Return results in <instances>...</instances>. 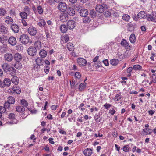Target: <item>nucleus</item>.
<instances>
[{
    "label": "nucleus",
    "mask_w": 156,
    "mask_h": 156,
    "mask_svg": "<svg viewBox=\"0 0 156 156\" xmlns=\"http://www.w3.org/2000/svg\"><path fill=\"white\" fill-rule=\"evenodd\" d=\"M2 67L5 73L10 72L12 76H14L17 73L16 71L14 68L13 67H10L9 65L7 63H4L2 65Z\"/></svg>",
    "instance_id": "nucleus-1"
},
{
    "label": "nucleus",
    "mask_w": 156,
    "mask_h": 156,
    "mask_svg": "<svg viewBox=\"0 0 156 156\" xmlns=\"http://www.w3.org/2000/svg\"><path fill=\"white\" fill-rule=\"evenodd\" d=\"M20 41L21 42L24 44H27L29 41V38L27 34H23L21 35L20 37Z\"/></svg>",
    "instance_id": "nucleus-2"
},
{
    "label": "nucleus",
    "mask_w": 156,
    "mask_h": 156,
    "mask_svg": "<svg viewBox=\"0 0 156 156\" xmlns=\"http://www.w3.org/2000/svg\"><path fill=\"white\" fill-rule=\"evenodd\" d=\"M27 53L29 55L32 56H34L36 54L37 49L34 47H30L28 48Z\"/></svg>",
    "instance_id": "nucleus-3"
},
{
    "label": "nucleus",
    "mask_w": 156,
    "mask_h": 156,
    "mask_svg": "<svg viewBox=\"0 0 156 156\" xmlns=\"http://www.w3.org/2000/svg\"><path fill=\"white\" fill-rule=\"evenodd\" d=\"M57 8L61 12H64L67 9V5L64 2H60Z\"/></svg>",
    "instance_id": "nucleus-4"
},
{
    "label": "nucleus",
    "mask_w": 156,
    "mask_h": 156,
    "mask_svg": "<svg viewBox=\"0 0 156 156\" xmlns=\"http://www.w3.org/2000/svg\"><path fill=\"white\" fill-rule=\"evenodd\" d=\"M77 62L80 66H85L87 63L86 60L82 58H79L77 60Z\"/></svg>",
    "instance_id": "nucleus-5"
},
{
    "label": "nucleus",
    "mask_w": 156,
    "mask_h": 156,
    "mask_svg": "<svg viewBox=\"0 0 156 156\" xmlns=\"http://www.w3.org/2000/svg\"><path fill=\"white\" fill-rule=\"evenodd\" d=\"M28 31L30 34L32 36L35 35L37 32L36 28L33 27H30L28 30Z\"/></svg>",
    "instance_id": "nucleus-6"
},
{
    "label": "nucleus",
    "mask_w": 156,
    "mask_h": 156,
    "mask_svg": "<svg viewBox=\"0 0 156 156\" xmlns=\"http://www.w3.org/2000/svg\"><path fill=\"white\" fill-rule=\"evenodd\" d=\"M4 57L5 60L9 62H11L13 58L12 54L9 53L5 54Z\"/></svg>",
    "instance_id": "nucleus-7"
},
{
    "label": "nucleus",
    "mask_w": 156,
    "mask_h": 156,
    "mask_svg": "<svg viewBox=\"0 0 156 156\" xmlns=\"http://www.w3.org/2000/svg\"><path fill=\"white\" fill-rule=\"evenodd\" d=\"M75 26V23L73 20H69L67 23V28L70 30L73 29Z\"/></svg>",
    "instance_id": "nucleus-8"
},
{
    "label": "nucleus",
    "mask_w": 156,
    "mask_h": 156,
    "mask_svg": "<svg viewBox=\"0 0 156 156\" xmlns=\"http://www.w3.org/2000/svg\"><path fill=\"white\" fill-rule=\"evenodd\" d=\"M10 28L14 33H18L20 30V27L16 24H12Z\"/></svg>",
    "instance_id": "nucleus-9"
},
{
    "label": "nucleus",
    "mask_w": 156,
    "mask_h": 156,
    "mask_svg": "<svg viewBox=\"0 0 156 156\" xmlns=\"http://www.w3.org/2000/svg\"><path fill=\"white\" fill-rule=\"evenodd\" d=\"M8 32L7 27L2 24L0 25V34H6Z\"/></svg>",
    "instance_id": "nucleus-10"
},
{
    "label": "nucleus",
    "mask_w": 156,
    "mask_h": 156,
    "mask_svg": "<svg viewBox=\"0 0 156 156\" xmlns=\"http://www.w3.org/2000/svg\"><path fill=\"white\" fill-rule=\"evenodd\" d=\"M14 58L16 62H20L22 59V55L19 53H16L14 55Z\"/></svg>",
    "instance_id": "nucleus-11"
},
{
    "label": "nucleus",
    "mask_w": 156,
    "mask_h": 156,
    "mask_svg": "<svg viewBox=\"0 0 156 156\" xmlns=\"http://www.w3.org/2000/svg\"><path fill=\"white\" fill-rule=\"evenodd\" d=\"M9 43L12 45H15L17 43V41L16 38L13 36L10 37L8 39Z\"/></svg>",
    "instance_id": "nucleus-12"
},
{
    "label": "nucleus",
    "mask_w": 156,
    "mask_h": 156,
    "mask_svg": "<svg viewBox=\"0 0 156 156\" xmlns=\"http://www.w3.org/2000/svg\"><path fill=\"white\" fill-rule=\"evenodd\" d=\"M60 19L62 22L66 21L68 19V15L66 13H62L60 16Z\"/></svg>",
    "instance_id": "nucleus-13"
},
{
    "label": "nucleus",
    "mask_w": 156,
    "mask_h": 156,
    "mask_svg": "<svg viewBox=\"0 0 156 156\" xmlns=\"http://www.w3.org/2000/svg\"><path fill=\"white\" fill-rule=\"evenodd\" d=\"M147 14L146 12L144 11H141L137 15V18L140 19H144L146 17Z\"/></svg>",
    "instance_id": "nucleus-14"
},
{
    "label": "nucleus",
    "mask_w": 156,
    "mask_h": 156,
    "mask_svg": "<svg viewBox=\"0 0 156 156\" xmlns=\"http://www.w3.org/2000/svg\"><path fill=\"white\" fill-rule=\"evenodd\" d=\"M96 10L98 12L102 13L104 11V8L101 5H98L96 6Z\"/></svg>",
    "instance_id": "nucleus-15"
},
{
    "label": "nucleus",
    "mask_w": 156,
    "mask_h": 156,
    "mask_svg": "<svg viewBox=\"0 0 156 156\" xmlns=\"http://www.w3.org/2000/svg\"><path fill=\"white\" fill-rule=\"evenodd\" d=\"M80 13L81 16L85 17L88 14V12L87 9H82L80 10Z\"/></svg>",
    "instance_id": "nucleus-16"
},
{
    "label": "nucleus",
    "mask_w": 156,
    "mask_h": 156,
    "mask_svg": "<svg viewBox=\"0 0 156 156\" xmlns=\"http://www.w3.org/2000/svg\"><path fill=\"white\" fill-rule=\"evenodd\" d=\"M83 153L86 156H90L92 154V151L90 148H87L84 151Z\"/></svg>",
    "instance_id": "nucleus-17"
},
{
    "label": "nucleus",
    "mask_w": 156,
    "mask_h": 156,
    "mask_svg": "<svg viewBox=\"0 0 156 156\" xmlns=\"http://www.w3.org/2000/svg\"><path fill=\"white\" fill-rule=\"evenodd\" d=\"M6 23L8 24H12L13 22V20L12 18L9 16H6L5 18Z\"/></svg>",
    "instance_id": "nucleus-18"
},
{
    "label": "nucleus",
    "mask_w": 156,
    "mask_h": 156,
    "mask_svg": "<svg viewBox=\"0 0 156 156\" xmlns=\"http://www.w3.org/2000/svg\"><path fill=\"white\" fill-rule=\"evenodd\" d=\"M11 81L10 79L8 78H5L3 81V85H4L5 86L9 87L11 84Z\"/></svg>",
    "instance_id": "nucleus-19"
},
{
    "label": "nucleus",
    "mask_w": 156,
    "mask_h": 156,
    "mask_svg": "<svg viewBox=\"0 0 156 156\" xmlns=\"http://www.w3.org/2000/svg\"><path fill=\"white\" fill-rule=\"evenodd\" d=\"M16 111L19 112H23L25 110V108L23 106L19 105L16 107Z\"/></svg>",
    "instance_id": "nucleus-20"
},
{
    "label": "nucleus",
    "mask_w": 156,
    "mask_h": 156,
    "mask_svg": "<svg viewBox=\"0 0 156 156\" xmlns=\"http://www.w3.org/2000/svg\"><path fill=\"white\" fill-rule=\"evenodd\" d=\"M39 55L42 58H44L46 57L47 55V51L44 50H41L39 52Z\"/></svg>",
    "instance_id": "nucleus-21"
},
{
    "label": "nucleus",
    "mask_w": 156,
    "mask_h": 156,
    "mask_svg": "<svg viewBox=\"0 0 156 156\" xmlns=\"http://www.w3.org/2000/svg\"><path fill=\"white\" fill-rule=\"evenodd\" d=\"M36 62L37 64L42 65L44 63V60L41 57H37L36 59Z\"/></svg>",
    "instance_id": "nucleus-22"
},
{
    "label": "nucleus",
    "mask_w": 156,
    "mask_h": 156,
    "mask_svg": "<svg viewBox=\"0 0 156 156\" xmlns=\"http://www.w3.org/2000/svg\"><path fill=\"white\" fill-rule=\"evenodd\" d=\"M11 81H12L13 83L16 85L18 83L19 80L17 76H14L12 77Z\"/></svg>",
    "instance_id": "nucleus-23"
},
{
    "label": "nucleus",
    "mask_w": 156,
    "mask_h": 156,
    "mask_svg": "<svg viewBox=\"0 0 156 156\" xmlns=\"http://www.w3.org/2000/svg\"><path fill=\"white\" fill-rule=\"evenodd\" d=\"M34 45V47L36 48V49L37 48L39 50L42 47L41 42L38 41L35 42Z\"/></svg>",
    "instance_id": "nucleus-24"
},
{
    "label": "nucleus",
    "mask_w": 156,
    "mask_h": 156,
    "mask_svg": "<svg viewBox=\"0 0 156 156\" xmlns=\"http://www.w3.org/2000/svg\"><path fill=\"white\" fill-rule=\"evenodd\" d=\"M7 101L11 104H14L15 102L14 98L11 96H9L7 98Z\"/></svg>",
    "instance_id": "nucleus-25"
},
{
    "label": "nucleus",
    "mask_w": 156,
    "mask_h": 156,
    "mask_svg": "<svg viewBox=\"0 0 156 156\" xmlns=\"http://www.w3.org/2000/svg\"><path fill=\"white\" fill-rule=\"evenodd\" d=\"M67 27L65 25H61L60 27V30L63 33H66L67 30Z\"/></svg>",
    "instance_id": "nucleus-26"
},
{
    "label": "nucleus",
    "mask_w": 156,
    "mask_h": 156,
    "mask_svg": "<svg viewBox=\"0 0 156 156\" xmlns=\"http://www.w3.org/2000/svg\"><path fill=\"white\" fill-rule=\"evenodd\" d=\"M136 38L134 34H132L130 35L129 37V40L130 42L132 43H133L136 41Z\"/></svg>",
    "instance_id": "nucleus-27"
},
{
    "label": "nucleus",
    "mask_w": 156,
    "mask_h": 156,
    "mask_svg": "<svg viewBox=\"0 0 156 156\" xmlns=\"http://www.w3.org/2000/svg\"><path fill=\"white\" fill-rule=\"evenodd\" d=\"M13 92H14V93H16L17 94H19L21 92L20 89L19 87L15 86V87L12 88Z\"/></svg>",
    "instance_id": "nucleus-28"
},
{
    "label": "nucleus",
    "mask_w": 156,
    "mask_h": 156,
    "mask_svg": "<svg viewBox=\"0 0 156 156\" xmlns=\"http://www.w3.org/2000/svg\"><path fill=\"white\" fill-rule=\"evenodd\" d=\"M14 66L16 69H20L22 68V65L20 62H16L14 65Z\"/></svg>",
    "instance_id": "nucleus-29"
},
{
    "label": "nucleus",
    "mask_w": 156,
    "mask_h": 156,
    "mask_svg": "<svg viewBox=\"0 0 156 156\" xmlns=\"http://www.w3.org/2000/svg\"><path fill=\"white\" fill-rule=\"evenodd\" d=\"M23 106L24 108H25L28 106V103L27 101L24 99H22L20 101V102L19 104Z\"/></svg>",
    "instance_id": "nucleus-30"
},
{
    "label": "nucleus",
    "mask_w": 156,
    "mask_h": 156,
    "mask_svg": "<svg viewBox=\"0 0 156 156\" xmlns=\"http://www.w3.org/2000/svg\"><path fill=\"white\" fill-rule=\"evenodd\" d=\"M120 44L122 46L125 47H130L129 45V43L124 39H123L122 40Z\"/></svg>",
    "instance_id": "nucleus-31"
},
{
    "label": "nucleus",
    "mask_w": 156,
    "mask_h": 156,
    "mask_svg": "<svg viewBox=\"0 0 156 156\" xmlns=\"http://www.w3.org/2000/svg\"><path fill=\"white\" fill-rule=\"evenodd\" d=\"M67 13L69 15L73 16L75 14V11L73 9L70 8L67 10Z\"/></svg>",
    "instance_id": "nucleus-32"
},
{
    "label": "nucleus",
    "mask_w": 156,
    "mask_h": 156,
    "mask_svg": "<svg viewBox=\"0 0 156 156\" xmlns=\"http://www.w3.org/2000/svg\"><path fill=\"white\" fill-rule=\"evenodd\" d=\"M73 45L71 43L69 42L67 44V48L69 51H73Z\"/></svg>",
    "instance_id": "nucleus-33"
},
{
    "label": "nucleus",
    "mask_w": 156,
    "mask_h": 156,
    "mask_svg": "<svg viewBox=\"0 0 156 156\" xmlns=\"http://www.w3.org/2000/svg\"><path fill=\"white\" fill-rule=\"evenodd\" d=\"M20 15L23 19H26L27 18L28 14L27 13L23 11L20 13Z\"/></svg>",
    "instance_id": "nucleus-34"
},
{
    "label": "nucleus",
    "mask_w": 156,
    "mask_h": 156,
    "mask_svg": "<svg viewBox=\"0 0 156 156\" xmlns=\"http://www.w3.org/2000/svg\"><path fill=\"white\" fill-rule=\"evenodd\" d=\"M130 18L129 16L126 14L123 15L122 16V19L126 22L129 21Z\"/></svg>",
    "instance_id": "nucleus-35"
},
{
    "label": "nucleus",
    "mask_w": 156,
    "mask_h": 156,
    "mask_svg": "<svg viewBox=\"0 0 156 156\" xmlns=\"http://www.w3.org/2000/svg\"><path fill=\"white\" fill-rule=\"evenodd\" d=\"M86 84L84 83H82L80 84L79 87V90L80 91H82L85 88Z\"/></svg>",
    "instance_id": "nucleus-36"
},
{
    "label": "nucleus",
    "mask_w": 156,
    "mask_h": 156,
    "mask_svg": "<svg viewBox=\"0 0 156 156\" xmlns=\"http://www.w3.org/2000/svg\"><path fill=\"white\" fill-rule=\"evenodd\" d=\"M119 62V60L118 59H112L110 61V63L113 66H116Z\"/></svg>",
    "instance_id": "nucleus-37"
},
{
    "label": "nucleus",
    "mask_w": 156,
    "mask_h": 156,
    "mask_svg": "<svg viewBox=\"0 0 156 156\" xmlns=\"http://www.w3.org/2000/svg\"><path fill=\"white\" fill-rule=\"evenodd\" d=\"M6 10L3 8H0V16H5L6 13Z\"/></svg>",
    "instance_id": "nucleus-38"
},
{
    "label": "nucleus",
    "mask_w": 156,
    "mask_h": 156,
    "mask_svg": "<svg viewBox=\"0 0 156 156\" xmlns=\"http://www.w3.org/2000/svg\"><path fill=\"white\" fill-rule=\"evenodd\" d=\"M143 131L145 133V134L146 135H148L150 134L152 132V130L150 129L145 128L143 129Z\"/></svg>",
    "instance_id": "nucleus-39"
},
{
    "label": "nucleus",
    "mask_w": 156,
    "mask_h": 156,
    "mask_svg": "<svg viewBox=\"0 0 156 156\" xmlns=\"http://www.w3.org/2000/svg\"><path fill=\"white\" fill-rule=\"evenodd\" d=\"M37 10L39 14L41 15L43 13V9L41 6L39 5L37 7Z\"/></svg>",
    "instance_id": "nucleus-40"
},
{
    "label": "nucleus",
    "mask_w": 156,
    "mask_h": 156,
    "mask_svg": "<svg viewBox=\"0 0 156 156\" xmlns=\"http://www.w3.org/2000/svg\"><path fill=\"white\" fill-rule=\"evenodd\" d=\"M152 16L151 13V14H147L146 16V20L149 21H152L153 20V19H152Z\"/></svg>",
    "instance_id": "nucleus-41"
},
{
    "label": "nucleus",
    "mask_w": 156,
    "mask_h": 156,
    "mask_svg": "<svg viewBox=\"0 0 156 156\" xmlns=\"http://www.w3.org/2000/svg\"><path fill=\"white\" fill-rule=\"evenodd\" d=\"M61 39L63 41H65V42H66L69 40V37L68 35L64 36L61 37Z\"/></svg>",
    "instance_id": "nucleus-42"
},
{
    "label": "nucleus",
    "mask_w": 156,
    "mask_h": 156,
    "mask_svg": "<svg viewBox=\"0 0 156 156\" xmlns=\"http://www.w3.org/2000/svg\"><path fill=\"white\" fill-rule=\"evenodd\" d=\"M84 17V18L83 19V21L84 23H87L91 21V19L89 17L86 16Z\"/></svg>",
    "instance_id": "nucleus-43"
},
{
    "label": "nucleus",
    "mask_w": 156,
    "mask_h": 156,
    "mask_svg": "<svg viewBox=\"0 0 156 156\" xmlns=\"http://www.w3.org/2000/svg\"><path fill=\"white\" fill-rule=\"evenodd\" d=\"M38 64H37L36 65L34 66L33 68V69L35 70V71L38 72L40 70V66Z\"/></svg>",
    "instance_id": "nucleus-44"
},
{
    "label": "nucleus",
    "mask_w": 156,
    "mask_h": 156,
    "mask_svg": "<svg viewBox=\"0 0 156 156\" xmlns=\"http://www.w3.org/2000/svg\"><path fill=\"white\" fill-rule=\"evenodd\" d=\"M133 69L135 70H140L142 69V66L138 64L135 65L133 66Z\"/></svg>",
    "instance_id": "nucleus-45"
},
{
    "label": "nucleus",
    "mask_w": 156,
    "mask_h": 156,
    "mask_svg": "<svg viewBox=\"0 0 156 156\" xmlns=\"http://www.w3.org/2000/svg\"><path fill=\"white\" fill-rule=\"evenodd\" d=\"M123 150V151L127 152H129V151L130 150V148L128 145H125L124 146Z\"/></svg>",
    "instance_id": "nucleus-46"
},
{
    "label": "nucleus",
    "mask_w": 156,
    "mask_h": 156,
    "mask_svg": "<svg viewBox=\"0 0 156 156\" xmlns=\"http://www.w3.org/2000/svg\"><path fill=\"white\" fill-rule=\"evenodd\" d=\"M151 15L152 17V19H153L152 22L156 23V12H153L151 13Z\"/></svg>",
    "instance_id": "nucleus-47"
},
{
    "label": "nucleus",
    "mask_w": 156,
    "mask_h": 156,
    "mask_svg": "<svg viewBox=\"0 0 156 156\" xmlns=\"http://www.w3.org/2000/svg\"><path fill=\"white\" fill-rule=\"evenodd\" d=\"M94 66L96 68H98L101 66V62L100 61H98L97 62L94 63Z\"/></svg>",
    "instance_id": "nucleus-48"
},
{
    "label": "nucleus",
    "mask_w": 156,
    "mask_h": 156,
    "mask_svg": "<svg viewBox=\"0 0 156 156\" xmlns=\"http://www.w3.org/2000/svg\"><path fill=\"white\" fill-rule=\"evenodd\" d=\"M121 95L120 94H117L115 97L114 98V99L115 101H118L121 99Z\"/></svg>",
    "instance_id": "nucleus-49"
},
{
    "label": "nucleus",
    "mask_w": 156,
    "mask_h": 156,
    "mask_svg": "<svg viewBox=\"0 0 156 156\" xmlns=\"http://www.w3.org/2000/svg\"><path fill=\"white\" fill-rule=\"evenodd\" d=\"M90 14L92 17H95L96 15L95 11L93 9L91 10L90 13Z\"/></svg>",
    "instance_id": "nucleus-50"
},
{
    "label": "nucleus",
    "mask_w": 156,
    "mask_h": 156,
    "mask_svg": "<svg viewBox=\"0 0 156 156\" xmlns=\"http://www.w3.org/2000/svg\"><path fill=\"white\" fill-rule=\"evenodd\" d=\"M151 78L152 82L155 83H156V73L155 74H153L151 76Z\"/></svg>",
    "instance_id": "nucleus-51"
},
{
    "label": "nucleus",
    "mask_w": 156,
    "mask_h": 156,
    "mask_svg": "<svg viewBox=\"0 0 156 156\" xmlns=\"http://www.w3.org/2000/svg\"><path fill=\"white\" fill-rule=\"evenodd\" d=\"M103 106L104 107H105L106 109L108 110L110 107L112 106V105L106 103L105 104H104Z\"/></svg>",
    "instance_id": "nucleus-52"
},
{
    "label": "nucleus",
    "mask_w": 156,
    "mask_h": 156,
    "mask_svg": "<svg viewBox=\"0 0 156 156\" xmlns=\"http://www.w3.org/2000/svg\"><path fill=\"white\" fill-rule=\"evenodd\" d=\"M81 75L80 73L78 72H76L75 73V77L76 78L80 79Z\"/></svg>",
    "instance_id": "nucleus-53"
},
{
    "label": "nucleus",
    "mask_w": 156,
    "mask_h": 156,
    "mask_svg": "<svg viewBox=\"0 0 156 156\" xmlns=\"http://www.w3.org/2000/svg\"><path fill=\"white\" fill-rule=\"evenodd\" d=\"M50 68L48 66H46L44 67V70L46 74H48Z\"/></svg>",
    "instance_id": "nucleus-54"
},
{
    "label": "nucleus",
    "mask_w": 156,
    "mask_h": 156,
    "mask_svg": "<svg viewBox=\"0 0 156 156\" xmlns=\"http://www.w3.org/2000/svg\"><path fill=\"white\" fill-rule=\"evenodd\" d=\"M10 104H11L7 101L4 103V106L7 109H9V108Z\"/></svg>",
    "instance_id": "nucleus-55"
},
{
    "label": "nucleus",
    "mask_w": 156,
    "mask_h": 156,
    "mask_svg": "<svg viewBox=\"0 0 156 156\" xmlns=\"http://www.w3.org/2000/svg\"><path fill=\"white\" fill-rule=\"evenodd\" d=\"M24 12L29 14L28 12L30 11V9L28 6H25L24 8Z\"/></svg>",
    "instance_id": "nucleus-56"
},
{
    "label": "nucleus",
    "mask_w": 156,
    "mask_h": 156,
    "mask_svg": "<svg viewBox=\"0 0 156 156\" xmlns=\"http://www.w3.org/2000/svg\"><path fill=\"white\" fill-rule=\"evenodd\" d=\"M9 118L11 119H13L15 118V115L13 113H10L9 115Z\"/></svg>",
    "instance_id": "nucleus-57"
},
{
    "label": "nucleus",
    "mask_w": 156,
    "mask_h": 156,
    "mask_svg": "<svg viewBox=\"0 0 156 156\" xmlns=\"http://www.w3.org/2000/svg\"><path fill=\"white\" fill-rule=\"evenodd\" d=\"M115 112V111L113 108L109 110V113L111 114V115H113Z\"/></svg>",
    "instance_id": "nucleus-58"
},
{
    "label": "nucleus",
    "mask_w": 156,
    "mask_h": 156,
    "mask_svg": "<svg viewBox=\"0 0 156 156\" xmlns=\"http://www.w3.org/2000/svg\"><path fill=\"white\" fill-rule=\"evenodd\" d=\"M111 13L109 11H106L105 14V16L106 17H109L111 16Z\"/></svg>",
    "instance_id": "nucleus-59"
},
{
    "label": "nucleus",
    "mask_w": 156,
    "mask_h": 156,
    "mask_svg": "<svg viewBox=\"0 0 156 156\" xmlns=\"http://www.w3.org/2000/svg\"><path fill=\"white\" fill-rule=\"evenodd\" d=\"M102 62L106 66H108V65L109 63L108 60L105 59L103 60Z\"/></svg>",
    "instance_id": "nucleus-60"
},
{
    "label": "nucleus",
    "mask_w": 156,
    "mask_h": 156,
    "mask_svg": "<svg viewBox=\"0 0 156 156\" xmlns=\"http://www.w3.org/2000/svg\"><path fill=\"white\" fill-rule=\"evenodd\" d=\"M21 23H22L23 24L24 26H27V23L24 20H21Z\"/></svg>",
    "instance_id": "nucleus-61"
},
{
    "label": "nucleus",
    "mask_w": 156,
    "mask_h": 156,
    "mask_svg": "<svg viewBox=\"0 0 156 156\" xmlns=\"http://www.w3.org/2000/svg\"><path fill=\"white\" fill-rule=\"evenodd\" d=\"M132 69L133 68L132 67H129L127 69V73H130V72L132 71Z\"/></svg>",
    "instance_id": "nucleus-62"
},
{
    "label": "nucleus",
    "mask_w": 156,
    "mask_h": 156,
    "mask_svg": "<svg viewBox=\"0 0 156 156\" xmlns=\"http://www.w3.org/2000/svg\"><path fill=\"white\" fill-rule=\"evenodd\" d=\"M98 58H99V56H96L93 59V62H94V63L97 62L98 61Z\"/></svg>",
    "instance_id": "nucleus-63"
},
{
    "label": "nucleus",
    "mask_w": 156,
    "mask_h": 156,
    "mask_svg": "<svg viewBox=\"0 0 156 156\" xmlns=\"http://www.w3.org/2000/svg\"><path fill=\"white\" fill-rule=\"evenodd\" d=\"M48 140L50 143L53 144H54V142L53 141V139L52 138H50Z\"/></svg>",
    "instance_id": "nucleus-64"
}]
</instances>
